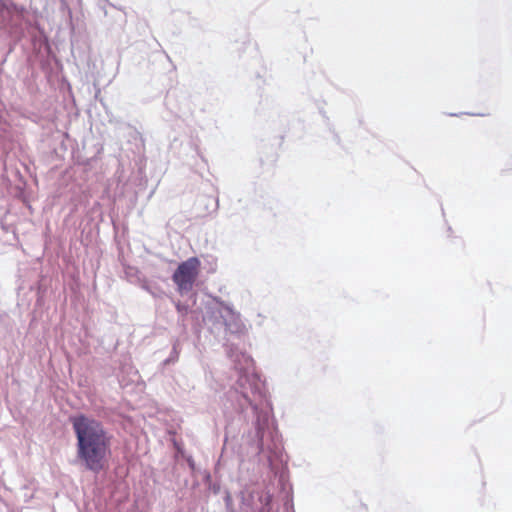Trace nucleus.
Masks as SVG:
<instances>
[{
  "mask_svg": "<svg viewBox=\"0 0 512 512\" xmlns=\"http://www.w3.org/2000/svg\"><path fill=\"white\" fill-rule=\"evenodd\" d=\"M77 438V455L85 467L100 472L110 454L111 436L102 423L92 417L80 414L70 418Z\"/></svg>",
  "mask_w": 512,
  "mask_h": 512,
  "instance_id": "nucleus-1",
  "label": "nucleus"
},
{
  "mask_svg": "<svg viewBox=\"0 0 512 512\" xmlns=\"http://www.w3.org/2000/svg\"><path fill=\"white\" fill-rule=\"evenodd\" d=\"M264 501H265L264 506L262 507L260 512H278V508L275 509L271 505V498H270V496H266Z\"/></svg>",
  "mask_w": 512,
  "mask_h": 512,
  "instance_id": "nucleus-3",
  "label": "nucleus"
},
{
  "mask_svg": "<svg viewBox=\"0 0 512 512\" xmlns=\"http://www.w3.org/2000/svg\"><path fill=\"white\" fill-rule=\"evenodd\" d=\"M201 262L197 257H190L181 262L172 275V280L179 293L183 294L193 289L199 276Z\"/></svg>",
  "mask_w": 512,
  "mask_h": 512,
  "instance_id": "nucleus-2",
  "label": "nucleus"
}]
</instances>
